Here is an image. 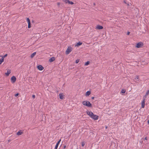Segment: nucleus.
Wrapping results in <instances>:
<instances>
[{
	"mask_svg": "<svg viewBox=\"0 0 149 149\" xmlns=\"http://www.w3.org/2000/svg\"><path fill=\"white\" fill-rule=\"evenodd\" d=\"M58 145H56L55 146L54 149H57Z\"/></svg>",
	"mask_w": 149,
	"mask_h": 149,
	"instance_id": "obj_29",
	"label": "nucleus"
},
{
	"mask_svg": "<svg viewBox=\"0 0 149 149\" xmlns=\"http://www.w3.org/2000/svg\"><path fill=\"white\" fill-rule=\"evenodd\" d=\"M36 52H34V53H33L31 54V58H33L34 57V56L36 55Z\"/></svg>",
	"mask_w": 149,
	"mask_h": 149,
	"instance_id": "obj_16",
	"label": "nucleus"
},
{
	"mask_svg": "<svg viewBox=\"0 0 149 149\" xmlns=\"http://www.w3.org/2000/svg\"><path fill=\"white\" fill-rule=\"evenodd\" d=\"M147 96V95H145L143 96V100H144V101H145V100L146 99V98Z\"/></svg>",
	"mask_w": 149,
	"mask_h": 149,
	"instance_id": "obj_24",
	"label": "nucleus"
},
{
	"mask_svg": "<svg viewBox=\"0 0 149 149\" xmlns=\"http://www.w3.org/2000/svg\"><path fill=\"white\" fill-rule=\"evenodd\" d=\"M57 5H58V6H60V3H59V2L58 3H57Z\"/></svg>",
	"mask_w": 149,
	"mask_h": 149,
	"instance_id": "obj_34",
	"label": "nucleus"
},
{
	"mask_svg": "<svg viewBox=\"0 0 149 149\" xmlns=\"http://www.w3.org/2000/svg\"><path fill=\"white\" fill-rule=\"evenodd\" d=\"M135 79L136 81H139V76H136V77L135 78Z\"/></svg>",
	"mask_w": 149,
	"mask_h": 149,
	"instance_id": "obj_17",
	"label": "nucleus"
},
{
	"mask_svg": "<svg viewBox=\"0 0 149 149\" xmlns=\"http://www.w3.org/2000/svg\"><path fill=\"white\" fill-rule=\"evenodd\" d=\"M126 90L125 89H122L121 91V93H125Z\"/></svg>",
	"mask_w": 149,
	"mask_h": 149,
	"instance_id": "obj_19",
	"label": "nucleus"
},
{
	"mask_svg": "<svg viewBox=\"0 0 149 149\" xmlns=\"http://www.w3.org/2000/svg\"><path fill=\"white\" fill-rule=\"evenodd\" d=\"M10 80L12 83H15L16 80V77L14 76H12Z\"/></svg>",
	"mask_w": 149,
	"mask_h": 149,
	"instance_id": "obj_5",
	"label": "nucleus"
},
{
	"mask_svg": "<svg viewBox=\"0 0 149 149\" xmlns=\"http://www.w3.org/2000/svg\"><path fill=\"white\" fill-rule=\"evenodd\" d=\"M72 48L70 46H69L65 52L66 54H69L72 51Z\"/></svg>",
	"mask_w": 149,
	"mask_h": 149,
	"instance_id": "obj_2",
	"label": "nucleus"
},
{
	"mask_svg": "<svg viewBox=\"0 0 149 149\" xmlns=\"http://www.w3.org/2000/svg\"><path fill=\"white\" fill-rule=\"evenodd\" d=\"M69 1V0H63V1L65 2L66 3H68Z\"/></svg>",
	"mask_w": 149,
	"mask_h": 149,
	"instance_id": "obj_26",
	"label": "nucleus"
},
{
	"mask_svg": "<svg viewBox=\"0 0 149 149\" xmlns=\"http://www.w3.org/2000/svg\"><path fill=\"white\" fill-rule=\"evenodd\" d=\"M130 32H129V31H128L127 33V35H130Z\"/></svg>",
	"mask_w": 149,
	"mask_h": 149,
	"instance_id": "obj_32",
	"label": "nucleus"
},
{
	"mask_svg": "<svg viewBox=\"0 0 149 149\" xmlns=\"http://www.w3.org/2000/svg\"><path fill=\"white\" fill-rule=\"evenodd\" d=\"M143 44L142 42H140L136 44V47L137 48H140L142 47Z\"/></svg>",
	"mask_w": 149,
	"mask_h": 149,
	"instance_id": "obj_3",
	"label": "nucleus"
},
{
	"mask_svg": "<svg viewBox=\"0 0 149 149\" xmlns=\"http://www.w3.org/2000/svg\"><path fill=\"white\" fill-rule=\"evenodd\" d=\"M95 97H91V99L93 100L94 99V98Z\"/></svg>",
	"mask_w": 149,
	"mask_h": 149,
	"instance_id": "obj_38",
	"label": "nucleus"
},
{
	"mask_svg": "<svg viewBox=\"0 0 149 149\" xmlns=\"http://www.w3.org/2000/svg\"><path fill=\"white\" fill-rule=\"evenodd\" d=\"M145 101L144 100H143L141 102V107L143 108H144L145 107Z\"/></svg>",
	"mask_w": 149,
	"mask_h": 149,
	"instance_id": "obj_11",
	"label": "nucleus"
},
{
	"mask_svg": "<svg viewBox=\"0 0 149 149\" xmlns=\"http://www.w3.org/2000/svg\"><path fill=\"white\" fill-rule=\"evenodd\" d=\"M90 63V62L89 61H87L86 62L85 64L84 65L85 66L88 65H89Z\"/></svg>",
	"mask_w": 149,
	"mask_h": 149,
	"instance_id": "obj_18",
	"label": "nucleus"
},
{
	"mask_svg": "<svg viewBox=\"0 0 149 149\" xmlns=\"http://www.w3.org/2000/svg\"><path fill=\"white\" fill-rule=\"evenodd\" d=\"M85 144V143H84V142H83L81 143V145L83 147L84 146Z\"/></svg>",
	"mask_w": 149,
	"mask_h": 149,
	"instance_id": "obj_25",
	"label": "nucleus"
},
{
	"mask_svg": "<svg viewBox=\"0 0 149 149\" xmlns=\"http://www.w3.org/2000/svg\"><path fill=\"white\" fill-rule=\"evenodd\" d=\"M32 97L33 98H35V95H33L32 96Z\"/></svg>",
	"mask_w": 149,
	"mask_h": 149,
	"instance_id": "obj_33",
	"label": "nucleus"
},
{
	"mask_svg": "<svg viewBox=\"0 0 149 149\" xmlns=\"http://www.w3.org/2000/svg\"><path fill=\"white\" fill-rule=\"evenodd\" d=\"M55 59V58L54 57H52L49 60V61L50 63H52L54 61Z\"/></svg>",
	"mask_w": 149,
	"mask_h": 149,
	"instance_id": "obj_7",
	"label": "nucleus"
},
{
	"mask_svg": "<svg viewBox=\"0 0 149 149\" xmlns=\"http://www.w3.org/2000/svg\"><path fill=\"white\" fill-rule=\"evenodd\" d=\"M147 137H145V139H144V140H147Z\"/></svg>",
	"mask_w": 149,
	"mask_h": 149,
	"instance_id": "obj_35",
	"label": "nucleus"
},
{
	"mask_svg": "<svg viewBox=\"0 0 149 149\" xmlns=\"http://www.w3.org/2000/svg\"><path fill=\"white\" fill-rule=\"evenodd\" d=\"M11 141V140H8V142H10Z\"/></svg>",
	"mask_w": 149,
	"mask_h": 149,
	"instance_id": "obj_40",
	"label": "nucleus"
},
{
	"mask_svg": "<svg viewBox=\"0 0 149 149\" xmlns=\"http://www.w3.org/2000/svg\"><path fill=\"white\" fill-rule=\"evenodd\" d=\"M31 26V22L28 23V28H30Z\"/></svg>",
	"mask_w": 149,
	"mask_h": 149,
	"instance_id": "obj_20",
	"label": "nucleus"
},
{
	"mask_svg": "<svg viewBox=\"0 0 149 149\" xmlns=\"http://www.w3.org/2000/svg\"><path fill=\"white\" fill-rule=\"evenodd\" d=\"M26 21L28 23L31 22L29 18L28 17L26 18Z\"/></svg>",
	"mask_w": 149,
	"mask_h": 149,
	"instance_id": "obj_22",
	"label": "nucleus"
},
{
	"mask_svg": "<svg viewBox=\"0 0 149 149\" xmlns=\"http://www.w3.org/2000/svg\"><path fill=\"white\" fill-rule=\"evenodd\" d=\"M8 56V54H6L5 55H4V56H3V57H2L4 59L5 57H6V56Z\"/></svg>",
	"mask_w": 149,
	"mask_h": 149,
	"instance_id": "obj_30",
	"label": "nucleus"
},
{
	"mask_svg": "<svg viewBox=\"0 0 149 149\" xmlns=\"http://www.w3.org/2000/svg\"><path fill=\"white\" fill-rule=\"evenodd\" d=\"M82 104L83 105L87 106L88 107H92V105L91 103L88 101H84L82 102Z\"/></svg>",
	"mask_w": 149,
	"mask_h": 149,
	"instance_id": "obj_1",
	"label": "nucleus"
},
{
	"mask_svg": "<svg viewBox=\"0 0 149 149\" xmlns=\"http://www.w3.org/2000/svg\"><path fill=\"white\" fill-rule=\"evenodd\" d=\"M37 68L40 70H42L44 68L42 65H39L37 66Z\"/></svg>",
	"mask_w": 149,
	"mask_h": 149,
	"instance_id": "obj_6",
	"label": "nucleus"
},
{
	"mask_svg": "<svg viewBox=\"0 0 149 149\" xmlns=\"http://www.w3.org/2000/svg\"><path fill=\"white\" fill-rule=\"evenodd\" d=\"M86 113H87V114L88 115H89L90 116V117H91V116L92 115H92V113H93L92 112L88 110H87L86 111Z\"/></svg>",
	"mask_w": 149,
	"mask_h": 149,
	"instance_id": "obj_10",
	"label": "nucleus"
},
{
	"mask_svg": "<svg viewBox=\"0 0 149 149\" xmlns=\"http://www.w3.org/2000/svg\"><path fill=\"white\" fill-rule=\"evenodd\" d=\"M61 141V139H60L58 142H57V143H56V145H59Z\"/></svg>",
	"mask_w": 149,
	"mask_h": 149,
	"instance_id": "obj_23",
	"label": "nucleus"
},
{
	"mask_svg": "<svg viewBox=\"0 0 149 149\" xmlns=\"http://www.w3.org/2000/svg\"><path fill=\"white\" fill-rule=\"evenodd\" d=\"M23 132H22L21 130H19L18 132H17V135H20L22 134Z\"/></svg>",
	"mask_w": 149,
	"mask_h": 149,
	"instance_id": "obj_14",
	"label": "nucleus"
},
{
	"mask_svg": "<svg viewBox=\"0 0 149 149\" xmlns=\"http://www.w3.org/2000/svg\"><path fill=\"white\" fill-rule=\"evenodd\" d=\"M19 95V93H17L16 94H15V97H17V96H18Z\"/></svg>",
	"mask_w": 149,
	"mask_h": 149,
	"instance_id": "obj_31",
	"label": "nucleus"
},
{
	"mask_svg": "<svg viewBox=\"0 0 149 149\" xmlns=\"http://www.w3.org/2000/svg\"><path fill=\"white\" fill-rule=\"evenodd\" d=\"M147 123H148V124H149V119L148 120V121H147Z\"/></svg>",
	"mask_w": 149,
	"mask_h": 149,
	"instance_id": "obj_39",
	"label": "nucleus"
},
{
	"mask_svg": "<svg viewBox=\"0 0 149 149\" xmlns=\"http://www.w3.org/2000/svg\"><path fill=\"white\" fill-rule=\"evenodd\" d=\"M68 3L69 4H70L71 5H72V4H74V3L73 2H72V1H68Z\"/></svg>",
	"mask_w": 149,
	"mask_h": 149,
	"instance_id": "obj_21",
	"label": "nucleus"
},
{
	"mask_svg": "<svg viewBox=\"0 0 149 149\" xmlns=\"http://www.w3.org/2000/svg\"><path fill=\"white\" fill-rule=\"evenodd\" d=\"M95 3H94V5H95Z\"/></svg>",
	"mask_w": 149,
	"mask_h": 149,
	"instance_id": "obj_43",
	"label": "nucleus"
},
{
	"mask_svg": "<svg viewBox=\"0 0 149 149\" xmlns=\"http://www.w3.org/2000/svg\"><path fill=\"white\" fill-rule=\"evenodd\" d=\"M82 42L79 41L77 43L76 45H75V46L79 47V46L81 45L82 44Z\"/></svg>",
	"mask_w": 149,
	"mask_h": 149,
	"instance_id": "obj_13",
	"label": "nucleus"
},
{
	"mask_svg": "<svg viewBox=\"0 0 149 149\" xmlns=\"http://www.w3.org/2000/svg\"><path fill=\"white\" fill-rule=\"evenodd\" d=\"M149 94V90H148L147 92H146V95H148Z\"/></svg>",
	"mask_w": 149,
	"mask_h": 149,
	"instance_id": "obj_27",
	"label": "nucleus"
},
{
	"mask_svg": "<svg viewBox=\"0 0 149 149\" xmlns=\"http://www.w3.org/2000/svg\"><path fill=\"white\" fill-rule=\"evenodd\" d=\"M107 127H108L107 126H106V127H105V128H106V129H107Z\"/></svg>",
	"mask_w": 149,
	"mask_h": 149,
	"instance_id": "obj_42",
	"label": "nucleus"
},
{
	"mask_svg": "<svg viewBox=\"0 0 149 149\" xmlns=\"http://www.w3.org/2000/svg\"><path fill=\"white\" fill-rule=\"evenodd\" d=\"M65 148H66V146H65V145H64L63 146V149H65Z\"/></svg>",
	"mask_w": 149,
	"mask_h": 149,
	"instance_id": "obj_37",
	"label": "nucleus"
},
{
	"mask_svg": "<svg viewBox=\"0 0 149 149\" xmlns=\"http://www.w3.org/2000/svg\"><path fill=\"white\" fill-rule=\"evenodd\" d=\"M91 92L90 91H87L85 94V95L86 96H89L91 94Z\"/></svg>",
	"mask_w": 149,
	"mask_h": 149,
	"instance_id": "obj_15",
	"label": "nucleus"
},
{
	"mask_svg": "<svg viewBox=\"0 0 149 149\" xmlns=\"http://www.w3.org/2000/svg\"><path fill=\"white\" fill-rule=\"evenodd\" d=\"M127 4L128 6H129V5H129V3H127V4Z\"/></svg>",
	"mask_w": 149,
	"mask_h": 149,
	"instance_id": "obj_41",
	"label": "nucleus"
},
{
	"mask_svg": "<svg viewBox=\"0 0 149 149\" xmlns=\"http://www.w3.org/2000/svg\"><path fill=\"white\" fill-rule=\"evenodd\" d=\"M11 70H10L8 69L7 70V72H6L5 74V75L7 76H9V74L11 73Z\"/></svg>",
	"mask_w": 149,
	"mask_h": 149,
	"instance_id": "obj_9",
	"label": "nucleus"
},
{
	"mask_svg": "<svg viewBox=\"0 0 149 149\" xmlns=\"http://www.w3.org/2000/svg\"><path fill=\"white\" fill-rule=\"evenodd\" d=\"M124 3H125V4H127V2H126V1H125V0H124Z\"/></svg>",
	"mask_w": 149,
	"mask_h": 149,
	"instance_id": "obj_36",
	"label": "nucleus"
},
{
	"mask_svg": "<svg viewBox=\"0 0 149 149\" xmlns=\"http://www.w3.org/2000/svg\"><path fill=\"white\" fill-rule=\"evenodd\" d=\"M91 115H92L91 116V118L94 120H97L98 119L99 116L97 115H95L93 113H92Z\"/></svg>",
	"mask_w": 149,
	"mask_h": 149,
	"instance_id": "obj_4",
	"label": "nucleus"
},
{
	"mask_svg": "<svg viewBox=\"0 0 149 149\" xmlns=\"http://www.w3.org/2000/svg\"><path fill=\"white\" fill-rule=\"evenodd\" d=\"M79 59H77L75 61V63H79Z\"/></svg>",
	"mask_w": 149,
	"mask_h": 149,
	"instance_id": "obj_28",
	"label": "nucleus"
},
{
	"mask_svg": "<svg viewBox=\"0 0 149 149\" xmlns=\"http://www.w3.org/2000/svg\"><path fill=\"white\" fill-rule=\"evenodd\" d=\"M96 28L97 29H98L99 30H100L102 29L103 27L102 26L99 25H97Z\"/></svg>",
	"mask_w": 149,
	"mask_h": 149,
	"instance_id": "obj_8",
	"label": "nucleus"
},
{
	"mask_svg": "<svg viewBox=\"0 0 149 149\" xmlns=\"http://www.w3.org/2000/svg\"><path fill=\"white\" fill-rule=\"evenodd\" d=\"M63 96L64 95L63 94V93H60L59 94V98L60 99H63L64 98Z\"/></svg>",
	"mask_w": 149,
	"mask_h": 149,
	"instance_id": "obj_12",
	"label": "nucleus"
}]
</instances>
